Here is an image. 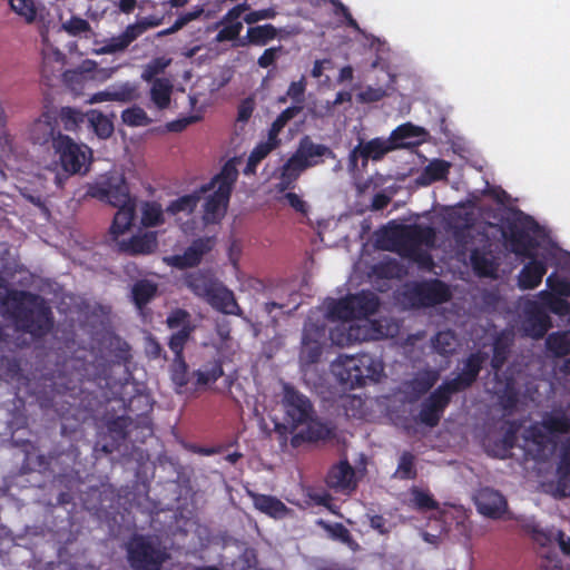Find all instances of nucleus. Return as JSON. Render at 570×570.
<instances>
[{"label":"nucleus","mask_w":570,"mask_h":570,"mask_svg":"<svg viewBox=\"0 0 570 570\" xmlns=\"http://www.w3.org/2000/svg\"><path fill=\"white\" fill-rule=\"evenodd\" d=\"M1 304L7 307L17 332L33 341L47 337L55 327L53 312L41 295L23 289H8Z\"/></svg>","instance_id":"obj_1"},{"label":"nucleus","mask_w":570,"mask_h":570,"mask_svg":"<svg viewBox=\"0 0 570 570\" xmlns=\"http://www.w3.org/2000/svg\"><path fill=\"white\" fill-rule=\"evenodd\" d=\"M488 358L489 354L481 350L470 353L462 362L461 372L444 381L422 402L419 422L435 428L451 403L452 395L469 390L478 381Z\"/></svg>","instance_id":"obj_2"},{"label":"nucleus","mask_w":570,"mask_h":570,"mask_svg":"<svg viewBox=\"0 0 570 570\" xmlns=\"http://www.w3.org/2000/svg\"><path fill=\"white\" fill-rule=\"evenodd\" d=\"M537 226V222L522 212H518L504 223L503 236L510 243L511 250L517 255L530 258L518 277V285L521 289L538 287L547 273V264L537 259L533 254L537 242L530 235V232L534 230Z\"/></svg>","instance_id":"obj_3"},{"label":"nucleus","mask_w":570,"mask_h":570,"mask_svg":"<svg viewBox=\"0 0 570 570\" xmlns=\"http://www.w3.org/2000/svg\"><path fill=\"white\" fill-rule=\"evenodd\" d=\"M383 240L385 249L396 252L400 256L424 261L431 259L429 255H422V245L432 246L435 240V230L429 225L411 224L395 225L384 229Z\"/></svg>","instance_id":"obj_4"},{"label":"nucleus","mask_w":570,"mask_h":570,"mask_svg":"<svg viewBox=\"0 0 570 570\" xmlns=\"http://www.w3.org/2000/svg\"><path fill=\"white\" fill-rule=\"evenodd\" d=\"M331 368L345 390L362 387L367 380L377 382L384 370L383 363L368 353L340 355Z\"/></svg>","instance_id":"obj_5"},{"label":"nucleus","mask_w":570,"mask_h":570,"mask_svg":"<svg viewBox=\"0 0 570 570\" xmlns=\"http://www.w3.org/2000/svg\"><path fill=\"white\" fill-rule=\"evenodd\" d=\"M186 286L213 308L228 315H242V308L234 293L220 283L212 273L197 271L187 275Z\"/></svg>","instance_id":"obj_6"},{"label":"nucleus","mask_w":570,"mask_h":570,"mask_svg":"<svg viewBox=\"0 0 570 570\" xmlns=\"http://www.w3.org/2000/svg\"><path fill=\"white\" fill-rule=\"evenodd\" d=\"M380 306L377 295L371 291H361L343 298H330L326 302V317L331 321H352L366 318L376 313Z\"/></svg>","instance_id":"obj_7"},{"label":"nucleus","mask_w":570,"mask_h":570,"mask_svg":"<svg viewBox=\"0 0 570 570\" xmlns=\"http://www.w3.org/2000/svg\"><path fill=\"white\" fill-rule=\"evenodd\" d=\"M127 559L134 570H160L169 554L149 537L134 534L126 544Z\"/></svg>","instance_id":"obj_8"},{"label":"nucleus","mask_w":570,"mask_h":570,"mask_svg":"<svg viewBox=\"0 0 570 570\" xmlns=\"http://www.w3.org/2000/svg\"><path fill=\"white\" fill-rule=\"evenodd\" d=\"M401 146V144H393L384 137H375L365 140L363 137L358 136L357 145L350 150L347 156V170L352 175L365 171L368 161H381L389 153Z\"/></svg>","instance_id":"obj_9"},{"label":"nucleus","mask_w":570,"mask_h":570,"mask_svg":"<svg viewBox=\"0 0 570 570\" xmlns=\"http://www.w3.org/2000/svg\"><path fill=\"white\" fill-rule=\"evenodd\" d=\"M282 406L284 409V424H276L275 429L279 433L282 430L293 433L298 426L311 421L315 411L311 400L288 384L284 385Z\"/></svg>","instance_id":"obj_10"},{"label":"nucleus","mask_w":570,"mask_h":570,"mask_svg":"<svg viewBox=\"0 0 570 570\" xmlns=\"http://www.w3.org/2000/svg\"><path fill=\"white\" fill-rule=\"evenodd\" d=\"M405 298L415 307H432L451 298L449 286L434 278L413 283L404 293Z\"/></svg>","instance_id":"obj_11"},{"label":"nucleus","mask_w":570,"mask_h":570,"mask_svg":"<svg viewBox=\"0 0 570 570\" xmlns=\"http://www.w3.org/2000/svg\"><path fill=\"white\" fill-rule=\"evenodd\" d=\"M166 325L169 330L175 331L169 336L167 343L169 350L174 353V357H185V346L196 328L193 324L191 315L184 308H175L168 314Z\"/></svg>","instance_id":"obj_12"},{"label":"nucleus","mask_w":570,"mask_h":570,"mask_svg":"<svg viewBox=\"0 0 570 570\" xmlns=\"http://www.w3.org/2000/svg\"><path fill=\"white\" fill-rule=\"evenodd\" d=\"M57 145L53 151L59 156V161L62 169L69 174H78L85 167L91 150L85 146L77 144L68 135L58 136Z\"/></svg>","instance_id":"obj_13"},{"label":"nucleus","mask_w":570,"mask_h":570,"mask_svg":"<svg viewBox=\"0 0 570 570\" xmlns=\"http://www.w3.org/2000/svg\"><path fill=\"white\" fill-rule=\"evenodd\" d=\"M88 195L114 207L134 203L122 176H111L89 187Z\"/></svg>","instance_id":"obj_14"},{"label":"nucleus","mask_w":570,"mask_h":570,"mask_svg":"<svg viewBox=\"0 0 570 570\" xmlns=\"http://www.w3.org/2000/svg\"><path fill=\"white\" fill-rule=\"evenodd\" d=\"M58 136H65L55 120V110L47 108L31 124L29 128V140L46 150L53 149L57 145Z\"/></svg>","instance_id":"obj_15"},{"label":"nucleus","mask_w":570,"mask_h":570,"mask_svg":"<svg viewBox=\"0 0 570 570\" xmlns=\"http://www.w3.org/2000/svg\"><path fill=\"white\" fill-rule=\"evenodd\" d=\"M325 326L306 323L303 328L302 345L299 350V363L303 366L312 365L321 360L323 354V341Z\"/></svg>","instance_id":"obj_16"},{"label":"nucleus","mask_w":570,"mask_h":570,"mask_svg":"<svg viewBox=\"0 0 570 570\" xmlns=\"http://www.w3.org/2000/svg\"><path fill=\"white\" fill-rule=\"evenodd\" d=\"M214 246V237H199L194 239L183 254L173 255L166 261L169 265L178 269L195 267L202 262L204 255L209 253Z\"/></svg>","instance_id":"obj_17"},{"label":"nucleus","mask_w":570,"mask_h":570,"mask_svg":"<svg viewBox=\"0 0 570 570\" xmlns=\"http://www.w3.org/2000/svg\"><path fill=\"white\" fill-rule=\"evenodd\" d=\"M474 502L479 513L494 520L501 519L508 510V502L504 495L489 487L478 491Z\"/></svg>","instance_id":"obj_18"},{"label":"nucleus","mask_w":570,"mask_h":570,"mask_svg":"<svg viewBox=\"0 0 570 570\" xmlns=\"http://www.w3.org/2000/svg\"><path fill=\"white\" fill-rule=\"evenodd\" d=\"M117 247L120 253L129 256L151 255L158 248L157 232L138 233L128 239L117 240Z\"/></svg>","instance_id":"obj_19"},{"label":"nucleus","mask_w":570,"mask_h":570,"mask_svg":"<svg viewBox=\"0 0 570 570\" xmlns=\"http://www.w3.org/2000/svg\"><path fill=\"white\" fill-rule=\"evenodd\" d=\"M295 154L308 168L323 164L324 158L336 159V154L328 146L314 142L307 135L299 139Z\"/></svg>","instance_id":"obj_20"},{"label":"nucleus","mask_w":570,"mask_h":570,"mask_svg":"<svg viewBox=\"0 0 570 570\" xmlns=\"http://www.w3.org/2000/svg\"><path fill=\"white\" fill-rule=\"evenodd\" d=\"M326 484L335 492H348L356 488L355 471L346 459L330 469Z\"/></svg>","instance_id":"obj_21"},{"label":"nucleus","mask_w":570,"mask_h":570,"mask_svg":"<svg viewBox=\"0 0 570 570\" xmlns=\"http://www.w3.org/2000/svg\"><path fill=\"white\" fill-rule=\"evenodd\" d=\"M230 194L224 189L214 190L204 203L203 220L206 225L218 224L225 217Z\"/></svg>","instance_id":"obj_22"},{"label":"nucleus","mask_w":570,"mask_h":570,"mask_svg":"<svg viewBox=\"0 0 570 570\" xmlns=\"http://www.w3.org/2000/svg\"><path fill=\"white\" fill-rule=\"evenodd\" d=\"M552 322L548 313L538 305L529 308L524 322L525 334L533 340H541L551 328Z\"/></svg>","instance_id":"obj_23"},{"label":"nucleus","mask_w":570,"mask_h":570,"mask_svg":"<svg viewBox=\"0 0 570 570\" xmlns=\"http://www.w3.org/2000/svg\"><path fill=\"white\" fill-rule=\"evenodd\" d=\"M158 294V284L154 281L141 278L136 281L130 289V298L139 314L145 315L149 303Z\"/></svg>","instance_id":"obj_24"},{"label":"nucleus","mask_w":570,"mask_h":570,"mask_svg":"<svg viewBox=\"0 0 570 570\" xmlns=\"http://www.w3.org/2000/svg\"><path fill=\"white\" fill-rule=\"evenodd\" d=\"M303 425H306L304 430L298 433H292L293 436L291 439V444L294 448H298L305 442L324 441L332 436V430L327 426V424L315 420L314 416H312L311 421L304 423Z\"/></svg>","instance_id":"obj_25"},{"label":"nucleus","mask_w":570,"mask_h":570,"mask_svg":"<svg viewBox=\"0 0 570 570\" xmlns=\"http://www.w3.org/2000/svg\"><path fill=\"white\" fill-rule=\"evenodd\" d=\"M438 375L435 372L426 371L417 374L412 380L403 383V393L410 402L417 401L422 395L428 393L436 383Z\"/></svg>","instance_id":"obj_26"},{"label":"nucleus","mask_w":570,"mask_h":570,"mask_svg":"<svg viewBox=\"0 0 570 570\" xmlns=\"http://www.w3.org/2000/svg\"><path fill=\"white\" fill-rule=\"evenodd\" d=\"M237 178L238 170L236 161L233 158L224 164L220 171L208 184L200 186V193H208L217 186V189H224V191L232 195V190Z\"/></svg>","instance_id":"obj_27"},{"label":"nucleus","mask_w":570,"mask_h":570,"mask_svg":"<svg viewBox=\"0 0 570 570\" xmlns=\"http://www.w3.org/2000/svg\"><path fill=\"white\" fill-rule=\"evenodd\" d=\"M256 510L273 518H285L289 509L276 497L261 493H250Z\"/></svg>","instance_id":"obj_28"},{"label":"nucleus","mask_w":570,"mask_h":570,"mask_svg":"<svg viewBox=\"0 0 570 570\" xmlns=\"http://www.w3.org/2000/svg\"><path fill=\"white\" fill-rule=\"evenodd\" d=\"M281 32V29H277L275 26L271 23L248 27L246 36L239 40V46L246 47L249 45L253 46H266L272 40L276 39Z\"/></svg>","instance_id":"obj_29"},{"label":"nucleus","mask_w":570,"mask_h":570,"mask_svg":"<svg viewBox=\"0 0 570 570\" xmlns=\"http://www.w3.org/2000/svg\"><path fill=\"white\" fill-rule=\"evenodd\" d=\"M50 110H55V120L59 125L61 124L66 131L76 132L80 129L81 125L88 117V112L85 114L81 110L73 107H61L49 108Z\"/></svg>","instance_id":"obj_30"},{"label":"nucleus","mask_w":570,"mask_h":570,"mask_svg":"<svg viewBox=\"0 0 570 570\" xmlns=\"http://www.w3.org/2000/svg\"><path fill=\"white\" fill-rule=\"evenodd\" d=\"M117 208L110 226V235L115 240L131 227L136 214V203L117 206Z\"/></svg>","instance_id":"obj_31"},{"label":"nucleus","mask_w":570,"mask_h":570,"mask_svg":"<svg viewBox=\"0 0 570 570\" xmlns=\"http://www.w3.org/2000/svg\"><path fill=\"white\" fill-rule=\"evenodd\" d=\"M217 24L220 27V29L215 36L216 42L232 41L233 47H240L239 40L243 38L240 37V32L244 28L243 21L237 19H228L227 13H225Z\"/></svg>","instance_id":"obj_32"},{"label":"nucleus","mask_w":570,"mask_h":570,"mask_svg":"<svg viewBox=\"0 0 570 570\" xmlns=\"http://www.w3.org/2000/svg\"><path fill=\"white\" fill-rule=\"evenodd\" d=\"M557 475L558 491L562 497L569 495L570 488L566 487L564 481L570 476V436L567 438L560 446L559 461L557 464Z\"/></svg>","instance_id":"obj_33"},{"label":"nucleus","mask_w":570,"mask_h":570,"mask_svg":"<svg viewBox=\"0 0 570 570\" xmlns=\"http://www.w3.org/2000/svg\"><path fill=\"white\" fill-rule=\"evenodd\" d=\"M541 425L551 435L567 434L570 432V415L563 410H554L543 415Z\"/></svg>","instance_id":"obj_34"},{"label":"nucleus","mask_w":570,"mask_h":570,"mask_svg":"<svg viewBox=\"0 0 570 570\" xmlns=\"http://www.w3.org/2000/svg\"><path fill=\"white\" fill-rule=\"evenodd\" d=\"M223 375L224 370L220 360H213L203 364L200 368L193 372L195 390L209 383H215Z\"/></svg>","instance_id":"obj_35"},{"label":"nucleus","mask_w":570,"mask_h":570,"mask_svg":"<svg viewBox=\"0 0 570 570\" xmlns=\"http://www.w3.org/2000/svg\"><path fill=\"white\" fill-rule=\"evenodd\" d=\"M148 409L132 420L134 424L130 428V439L132 442L144 443L147 438L154 434L153 420L149 414L151 405L147 404Z\"/></svg>","instance_id":"obj_36"},{"label":"nucleus","mask_w":570,"mask_h":570,"mask_svg":"<svg viewBox=\"0 0 570 570\" xmlns=\"http://www.w3.org/2000/svg\"><path fill=\"white\" fill-rule=\"evenodd\" d=\"M173 88L174 86L168 78H155L153 80L150 99L158 109L163 110L169 107Z\"/></svg>","instance_id":"obj_37"},{"label":"nucleus","mask_w":570,"mask_h":570,"mask_svg":"<svg viewBox=\"0 0 570 570\" xmlns=\"http://www.w3.org/2000/svg\"><path fill=\"white\" fill-rule=\"evenodd\" d=\"M546 348L553 357L561 358L570 355V332L557 331L546 338Z\"/></svg>","instance_id":"obj_38"},{"label":"nucleus","mask_w":570,"mask_h":570,"mask_svg":"<svg viewBox=\"0 0 570 570\" xmlns=\"http://www.w3.org/2000/svg\"><path fill=\"white\" fill-rule=\"evenodd\" d=\"M470 263L474 273L480 277H492L495 274L497 265L489 253L474 248L470 254Z\"/></svg>","instance_id":"obj_39"},{"label":"nucleus","mask_w":570,"mask_h":570,"mask_svg":"<svg viewBox=\"0 0 570 570\" xmlns=\"http://www.w3.org/2000/svg\"><path fill=\"white\" fill-rule=\"evenodd\" d=\"M451 164L444 159H433L423 169L420 180L424 185L443 180L448 177Z\"/></svg>","instance_id":"obj_40"},{"label":"nucleus","mask_w":570,"mask_h":570,"mask_svg":"<svg viewBox=\"0 0 570 570\" xmlns=\"http://www.w3.org/2000/svg\"><path fill=\"white\" fill-rule=\"evenodd\" d=\"M132 420L128 415H119L107 420L106 429L115 441L124 442L130 436V428L134 424Z\"/></svg>","instance_id":"obj_41"},{"label":"nucleus","mask_w":570,"mask_h":570,"mask_svg":"<svg viewBox=\"0 0 570 570\" xmlns=\"http://www.w3.org/2000/svg\"><path fill=\"white\" fill-rule=\"evenodd\" d=\"M203 194L204 193H200L199 188L191 194L180 196L177 199L170 202L166 208V212L170 215H177L179 213L191 214L197 207Z\"/></svg>","instance_id":"obj_42"},{"label":"nucleus","mask_w":570,"mask_h":570,"mask_svg":"<svg viewBox=\"0 0 570 570\" xmlns=\"http://www.w3.org/2000/svg\"><path fill=\"white\" fill-rule=\"evenodd\" d=\"M140 223L144 227H157L165 223L164 210L157 202H145L141 207Z\"/></svg>","instance_id":"obj_43"},{"label":"nucleus","mask_w":570,"mask_h":570,"mask_svg":"<svg viewBox=\"0 0 570 570\" xmlns=\"http://www.w3.org/2000/svg\"><path fill=\"white\" fill-rule=\"evenodd\" d=\"M541 304L547 307L551 313L558 316H570V303L563 298V296L553 295L548 291H541L539 293Z\"/></svg>","instance_id":"obj_44"},{"label":"nucleus","mask_w":570,"mask_h":570,"mask_svg":"<svg viewBox=\"0 0 570 570\" xmlns=\"http://www.w3.org/2000/svg\"><path fill=\"white\" fill-rule=\"evenodd\" d=\"M87 120L94 132L101 139L109 138L114 132L112 121L98 110H90Z\"/></svg>","instance_id":"obj_45"},{"label":"nucleus","mask_w":570,"mask_h":570,"mask_svg":"<svg viewBox=\"0 0 570 570\" xmlns=\"http://www.w3.org/2000/svg\"><path fill=\"white\" fill-rule=\"evenodd\" d=\"M410 494L411 505L417 511H432L439 508L438 501L429 490H423L414 485L410 489Z\"/></svg>","instance_id":"obj_46"},{"label":"nucleus","mask_w":570,"mask_h":570,"mask_svg":"<svg viewBox=\"0 0 570 570\" xmlns=\"http://www.w3.org/2000/svg\"><path fill=\"white\" fill-rule=\"evenodd\" d=\"M498 402L505 415H511L519 403V391L512 381H508L498 394Z\"/></svg>","instance_id":"obj_47"},{"label":"nucleus","mask_w":570,"mask_h":570,"mask_svg":"<svg viewBox=\"0 0 570 570\" xmlns=\"http://www.w3.org/2000/svg\"><path fill=\"white\" fill-rule=\"evenodd\" d=\"M170 379L176 386L178 393L183 392L189 383L188 365L185 357H174L170 366Z\"/></svg>","instance_id":"obj_48"},{"label":"nucleus","mask_w":570,"mask_h":570,"mask_svg":"<svg viewBox=\"0 0 570 570\" xmlns=\"http://www.w3.org/2000/svg\"><path fill=\"white\" fill-rule=\"evenodd\" d=\"M302 111V106H289L286 109H284L276 119L272 122L268 135L271 137V140H281L279 134L283 130V128L287 125L289 120H292L294 117H296Z\"/></svg>","instance_id":"obj_49"},{"label":"nucleus","mask_w":570,"mask_h":570,"mask_svg":"<svg viewBox=\"0 0 570 570\" xmlns=\"http://www.w3.org/2000/svg\"><path fill=\"white\" fill-rule=\"evenodd\" d=\"M400 480H414L417 476V471L415 466V456L410 451H404L400 459L397 469L393 475Z\"/></svg>","instance_id":"obj_50"},{"label":"nucleus","mask_w":570,"mask_h":570,"mask_svg":"<svg viewBox=\"0 0 570 570\" xmlns=\"http://www.w3.org/2000/svg\"><path fill=\"white\" fill-rule=\"evenodd\" d=\"M423 132V129L414 126L410 122L400 125L396 127L387 138L393 144H401L400 148L409 146L411 142L405 141L406 139L419 137Z\"/></svg>","instance_id":"obj_51"},{"label":"nucleus","mask_w":570,"mask_h":570,"mask_svg":"<svg viewBox=\"0 0 570 570\" xmlns=\"http://www.w3.org/2000/svg\"><path fill=\"white\" fill-rule=\"evenodd\" d=\"M434 350L443 356L451 355L456 348V338L452 331H441L433 338Z\"/></svg>","instance_id":"obj_52"},{"label":"nucleus","mask_w":570,"mask_h":570,"mask_svg":"<svg viewBox=\"0 0 570 570\" xmlns=\"http://www.w3.org/2000/svg\"><path fill=\"white\" fill-rule=\"evenodd\" d=\"M204 13V8L198 6L194 10L180 14L176 21L167 29L160 30L157 33L158 38L166 37L183 29L189 22L197 20Z\"/></svg>","instance_id":"obj_53"},{"label":"nucleus","mask_w":570,"mask_h":570,"mask_svg":"<svg viewBox=\"0 0 570 570\" xmlns=\"http://www.w3.org/2000/svg\"><path fill=\"white\" fill-rule=\"evenodd\" d=\"M121 119L124 124L130 127L147 126L150 124V119L146 111L138 106L125 109L121 112Z\"/></svg>","instance_id":"obj_54"},{"label":"nucleus","mask_w":570,"mask_h":570,"mask_svg":"<svg viewBox=\"0 0 570 570\" xmlns=\"http://www.w3.org/2000/svg\"><path fill=\"white\" fill-rule=\"evenodd\" d=\"M13 12L22 17L26 22L31 23L36 20L37 8L33 0H9Z\"/></svg>","instance_id":"obj_55"},{"label":"nucleus","mask_w":570,"mask_h":570,"mask_svg":"<svg viewBox=\"0 0 570 570\" xmlns=\"http://www.w3.org/2000/svg\"><path fill=\"white\" fill-rule=\"evenodd\" d=\"M109 350L118 364H126L131 360L130 345L118 336L110 341Z\"/></svg>","instance_id":"obj_56"},{"label":"nucleus","mask_w":570,"mask_h":570,"mask_svg":"<svg viewBox=\"0 0 570 570\" xmlns=\"http://www.w3.org/2000/svg\"><path fill=\"white\" fill-rule=\"evenodd\" d=\"M308 169L307 164L294 153L282 166L281 171L283 176L288 179L297 180L303 171Z\"/></svg>","instance_id":"obj_57"},{"label":"nucleus","mask_w":570,"mask_h":570,"mask_svg":"<svg viewBox=\"0 0 570 570\" xmlns=\"http://www.w3.org/2000/svg\"><path fill=\"white\" fill-rule=\"evenodd\" d=\"M510 348L508 343L501 338H497L493 343V355L491 358V367L493 371L499 372L508 361Z\"/></svg>","instance_id":"obj_58"},{"label":"nucleus","mask_w":570,"mask_h":570,"mask_svg":"<svg viewBox=\"0 0 570 570\" xmlns=\"http://www.w3.org/2000/svg\"><path fill=\"white\" fill-rule=\"evenodd\" d=\"M547 286L549 287V292L553 293V295L570 297V281L559 276L557 273H551L547 277Z\"/></svg>","instance_id":"obj_59"},{"label":"nucleus","mask_w":570,"mask_h":570,"mask_svg":"<svg viewBox=\"0 0 570 570\" xmlns=\"http://www.w3.org/2000/svg\"><path fill=\"white\" fill-rule=\"evenodd\" d=\"M114 101L130 102L138 98L137 87L130 82H125L117 87H111Z\"/></svg>","instance_id":"obj_60"},{"label":"nucleus","mask_w":570,"mask_h":570,"mask_svg":"<svg viewBox=\"0 0 570 570\" xmlns=\"http://www.w3.org/2000/svg\"><path fill=\"white\" fill-rule=\"evenodd\" d=\"M62 29L72 37L91 31L90 23L78 16H72L68 21L63 22Z\"/></svg>","instance_id":"obj_61"},{"label":"nucleus","mask_w":570,"mask_h":570,"mask_svg":"<svg viewBox=\"0 0 570 570\" xmlns=\"http://www.w3.org/2000/svg\"><path fill=\"white\" fill-rule=\"evenodd\" d=\"M321 523L332 539L338 540L343 543L352 542V534L343 523L337 522L334 524H327L323 521H321Z\"/></svg>","instance_id":"obj_62"},{"label":"nucleus","mask_w":570,"mask_h":570,"mask_svg":"<svg viewBox=\"0 0 570 570\" xmlns=\"http://www.w3.org/2000/svg\"><path fill=\"white\" fill-rule=\"evenodd\" d=\"M284 53L283 46L269 47L258 57L257 65L261 68H269L274 66L277 59Z\"/></svg>","instance_id":"obj_63"},{"label":"nucleus","mask_w":570,"mask_h":570,"mask_svg":"<svg viewBox=\"0 0 570 570\" xmlns=\"http://www.w3.org/2000/svg\"><path fill=\"white\" fill-rule=\"evenodd\" d=\"M145 354L149 360H167V354L164 351L158 340L151 335L146 337L145 342Z\"/></svg>","instance_id":"obj_64"}]
</instances>
